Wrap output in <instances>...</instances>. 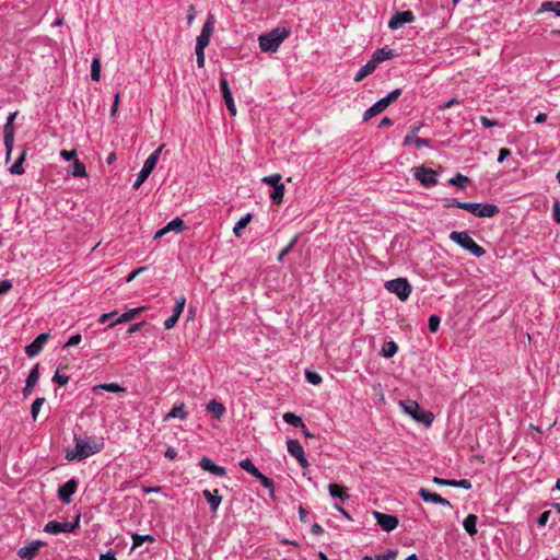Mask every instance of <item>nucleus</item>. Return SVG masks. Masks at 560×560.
I'll return each instance as SVG.
<instances>
[{"label": "nucleus", "instance_id": "62", "mask_svg": "<svg viewBox=\"0 0 560 560\" xmlns=\"http://www.w3.org/2000/svg\"><path fill=\"white\" fill-rule=\"evenodd\" d=\"M415 145L417 149H422L430 145V140L424 138H416Z\"/></svg>", "mask_w": 560, "mask_h": 560}, {"label": "nucleus", "instance_id": "41", "mask_svg": "<svg viewBox=\"0 0 560 560\" xmlns=\"http://www.w3.org/2000/svg\"><path fill=\"white\" fill-rule=\"evenodd\" d=\"M540 10L553 12L557 16H560V1H557V2L546 1L541 4Z\"/></svg>", "mask_w": 560, "mask_h": 560}, {"label": "nucleus", "instance_id": "5", "mask_svg": "<svg viewBox=\"0 0 560 560\" xmlns=\"http://www.w3.org/2000/svg\"><path fill=\"white\" fill-rule=\"evenodd\" d=\"M165 144H161L155 151H153L149 158L144 161V164L141 168V171L137 175V179L133 183V188L138 189L140 186L147 180V178L150 176V174L155 168L161 152L164 149Z\"/></svg>", "mask_w": 560, "mask_h": 560}, {"label": "nucleus", "instance_id": "29", "mask_svg": "<svg viewBox=\"0 0 560 560\" xmlns=\"http://www.w3.org/2000/svg\"><path fill=\"white\" fill-rule=\"evenodd\" d=\"M69 173L74 177H86L88 176L85 165L77 159L73 161L72 165L70 166Z\"/></svg>", "mask_w": 560, "mask_h": 560}, {"label": "nucleus", "instance_id": "21", "mask_svg": "<svg viewBox=\"0 0 560 560\" xmlns=\"http://www.w3.org/2000/svg\"><path fill=\"white\" fill-rule=\"evenodd\" d=\"M419 497L425 501L434 504H440L443 506L452 508V504L448 500L442 498L440 494L429 491L425 488H421L418 492Z\"/></svg>", "mask_w": 560, "mask_h": 560}, {"label": "nucleus", "instance_id": "57", "mask_svg": "<svg viewBox=\"0 0 560 560\" xmlns=\"http://www.w3.org/2000/svg\"><path fill=\"white\" fill-rule=\"evenodd\" d=\"M119 101H120V94L116 93L115 96H114V103H113V105L110 107V116L112 117H115L116 114H117Z\"/></svg>", "mask_w": 560, "mask_h": 560}, {"label": "nucleus", "instance_id": "34", "mask_svg": "<svg viewBox=\"0 0 560 560\" xmlns=\"http://www.w3.org/2000/svg\"><path fill=\"white\" fill-rule=\"evenodd\" d=\"M398 351V346L395 341H386L382 347V355L386 359L394 357Z\"/></svg>", "mask_w": 560, "mask_h": 560}, {"label": "nucleus", "instance_id": "36", "mask_svg": "<svg viewBox=\"0 0 560 560\" xmlns=\"http://www.w3.org/2000/svg\"><path fill=\"white\" fill-rule=\"evenodd\" d=\"M282 418L285 423L291 424L295 428L304 427L302 418L292 412H285Z\"/></svg>", "mask_w": 560, "mask_h": 560}, {"label": "nucleus", "instance_id": "52", "mask_svg": "<svg viewBox=\"0 0 560 560\" xmlns=\"http://www.w3.org/2000/svg\"><path fill=\"white\" fill-rule=\"evenodd\" d=\"M52 381L60 386H65L69 382V376L65 374H59V372L57 371L52 376Z\"/></svg>", "mask_w": 560, "mask_h": 560}, {"label": "nucleus", "instance_id": "11", "mask_svg": "<svg viewBox=\"0 0 560 560\" xmlns=\"http://www.w3.org/2000/svg\"><path fill=\"white\" fill-rule=\"evenodd\" d=\"M80 524V515H78L73 523L69 522H57V521H50L44 526V532L51 534V535H58L61 533H73Z\"/></svg>", "mask_w": 560, "mask_h": 560}, {"label": "nucleus", "instance_id": "24", "mask_svg": "<svg viewBox=\"0 0 560 560\" xmlns=\"http://www.w3.org/2000/svg\"><path fill=\"white\" fill-rule=\"evenodd\" d=\"M202 495L209 503L211 512H217L222 502V497L219 494V491H210L208 489H205L202 491Z\"/></svg>", "mask_w": 560, "mask_h": 560}, {"label": "nucleus", "instance_id": "42", "mask_svg": "<svg viewBox=\"0 0 560 560\" xmlns=\"http://www.w3.org/2000/svg\"><path fill=\"white\" fill-rule=\"evenodd\" d=\"M101 78V60L94 58L91 63V79L93 81H100Z\"/></svg>", "mask_w": 560, "mask_h": 560}, {"label": "nucleus", "instance_id": "63", "mask_svg": "<svg viewBox=\"0 0 560 560\" xmlns=\"http://www.w3.org/2000/svg\"><path fill=\"white\" fill-rule=\"evenodd\" d=\"M177 322H178V318L173 316V315H171L167 319H165L164 328L165 329H171V328H173L176 325Z\"/></svg>", "mask_w": 560, "mask_h": 560}, {"label": "nucleus", "instance_id": "20", "mask_svg": "<svg viewBox=\"0 0 560 560\" xmlns=\"http://www.w3.org/2000/svg\"><path fill=\"white\" fill-rule=\"evenodd\" d=\"M44 541L42 540H33L26 546L21 547L18 550V556L22 559L32 560L42 546H44Z\"/></svg>", "mask_w": 560, "mask_h": 560}, {"label": "nucleus", "instance_id": "9", "mask_svg": "<svg viewBox=\"0 0 560 560\" xmlns=\"http://www.w3.org/2000/svg\"><path fill=\"white\" fill-rule=\"evenodd\" d=\"M412 175L425 188H433L438 184L439 174L430 167L416 166L412 168Z\"/></svg>", "mask_w": 560, "mask_h": 560}, {"label": "nucleus", "instance_id": "44", "mask_svg": "<svg viewBox=\"0 0 560 560\" xmlns=\"http://www.w3.org/2000/svg\"><path fill=\"white\" fill-rule=\"evenodd\" d=\"M45 402V398L44 397H39V398H36L33 404H32V407H31V415H32V419L35 421L37 419V416L40 411V408L43 407Z\"/></svg>", "mask_w": 560, "mask_h": 560}, {"label": "nucleus", "instance_id": "2", "mask_svg": "<svg viewBox=\"0 0 560 560\" xmlns=\"http://www.w3.org/2000/svg\"><path fill=\"white\" fill-rule=\"evenodd\" d=\"M290 34L291 30L289 27H276L268 33L259 35V47L265 52H276Z\"/></svg>", "mask_w": 560, "mask_h": 560}, {"label": "nucleus", "instance_id": "55", "mask_svg": "<svg viewBox=\"0 0 560 560\" xmlns=\"http://www.w3.org/2000/svg\"><path fill=\"white\" fill-rule=\"evenodd\" d=\"M480 122L485 128H491V127L499 126V121L492 120V119L488 118L487 116H481Z\"/></svg>", "mask_w": 560, "mask_h": 560}, {"label": "nucleus", "instance_id": "35", "mask_svg": "<svg viewBox=\"0 0 560 560\" xmlns=\"http://www.w3.org/2000/svg\"><path fill=\"white\" fill-rule=\"evenodd\" d=\"M283 196H284V185L283 184H279L275 188H272V191L269 195L270 199L276 205H279L282 202Z\"/></svg>", "mask_w": 560, "mask_h": 560}, {"label": "nucleus", "instance_id": "38", "mask_svg": "<svg viewBox=\"0 0 560 560\" xmlns=\"http://www.w3.org/2000/svg\"><path fill=\"white\" fill-rule=\"evenodd\" d=\"M132 549L142 546L145 541H154V537L151 535L132 534Z\"/></svg>", "mask_w": 560, "mask_h": 560}, {"label": "nucleus", "instance_id": "3", "mask_svg": "<svg viewBox=\"0 0 560 560\" xmlns=\"http://www.w3.org/2000/svg\"><path fill=\"white\" fill-rule=\"evenodd\" d=\"M399 406L416 422L423 424L425 428L432 425L434 415L431 411L424 410L416 400H400Z\"/></svg>", "mask_w": 560, "mask_h": 560}, {"label": "nucleus", "instance_id": "49", "mask_svg": "<svg viewBox=\"0 0 560 560\" xmlns=\"http://www.w3.org/2000/svg\"><path fill=\"white\" fill-rule=\"evenodd\" d=\"M3 139H7V141H14V127L13 124L5 122L3 127Z\"/></svg>", "mask_w": 560, "mask_h": 560}, {"label": "nucleus", "instance_id": "51", "mask_svg": "<svg viewBox=\"0 0 560 560\" xmlns=\"http://www.w3.org/2000/svg\"><path fill=\"white\" fill-rule=\"evenodd\" d=\"M451 487L468 490L471 488V482L468 479L452 480Z\"/></svg>", "mask_w": 560, "mask_h": 560}, {"label": "nucleus", "instance_id": "6", "mask_svg": "<svg viewBox=\"0 0 560 560\" xmlns=\"http://www.w3.org/2000/svg\"><path fill=\"white\" fill-rule=\"evenodd\" d=\"M401 95V90L396 89L392 92H389L386 96L378 100L376 103H374L371 107H369L364 114L363 119L365 121L372 119L376 115L384 112L393 102H395L399 96Z\"/></svg>", "mask_w": 560, "mask_h": 560}, {"label": "nucleus", "instance_id": "4", "mask_svg": "<svg viewBox=\"0 0 560 560\" xmlns=\"http://www.w3.org/2000/svg\"><path fill=\"white\" fill-rule=\"evenodd\" d=\"M450 240L456 243L462 248L470 252L475 257H482L486 250L482 246L478 245L474 238L466 231H453L450 234Z\"/></svg>", "mask_w": 560, "mask_h": 560}, {"label": "nucleus", "instance_id": "30", "mask_svg": "<svg viewBox=\"0 0 560 560\" xmlns=\"http://www.w3.org/2000/svg\"><path fill=\"white\" fill-rule=\"evenodd\" d=\"M477 516L475 514H469L463 522V526L465 530L470 535L475 536L477 534Z\"/></svg>", "mask_w": 560, "mask_h": 560}, {"label": "nucleus", "instance_id": "53", "mask_svg": "<svg viewBox=\"0 0 560 560\" xmlns=\"http://www.w3.org/2000/svg\"><path fill=\"white\" fill-rule=\"evenodd\" d=\"M396 557H397V551L389 549L385 553L377 555L376 560H395Z\"/></svg>", "mask_w": 560, "mask_h": 560}, {"label": "nucleus", "instance_id": "43", "mask_svg": "<svg viewBox=\"0 0 560 560\" xmlns=\"http://www.w3.org/2000/svg\"><path fill=\"white\" fill-rule=\"evenodd\" d=\"M255 478L260 481V483H261V486L264 488L268 489L271 493L273 492V490H275V482L270 478H268L267 476H265L260 471L255 476Z\"/></svg>", "mask_w": 560, "mask_h": 560}, {"label": "nucleus", "instance_id": "16", "mask_svg": "<svg viewBox=\"0 0 560 560\" xmlns=\"http://www.w3.org/2000/svg\"><path fill=\"white\" fill-rule=\"evenodd\" d=\"M49 339V334L43 332L39 334L32 343L25 347V353L30 358H34L43 350L44 346L46 345L47 340Z\"/></svg>", "mask_w": 560, "mask_h": 560}, {"label": "nucleus", "instance_id": "28", "mask_svg": "<svg viewBox=\"0 0 560 560\" xmlns=\"http://www.w3.org/2000/svg\"><path fill=\"white\" fill-rule=\"evenodd\" d=\"M376 69V66L372 60H369L364 66H362L354 75V81L360 82L369 74L373 73Z\"/></svg>", "mask_w": 560, "mask_h": 560}, {"label": "nucleus", "instance_id": "25", "mask_svg": "<svg viewBox=\"0 0 560 560\" xmlns=\"http://www.w3.org/2000/svg\"><path fill=\"white\" fill-rule=\"evenodd\" d=\"M395 56L394 50L387 47L376 49L373 52L372 61L377 67L378 63L392 59Z\"/></svg>", "mask_w": 560, "mask_h": 560}, {"label": "nucleus", "instance_id": "48", "mask_svg": "<svg viewBox=\"0 0 560 560\" xmlns=\"http://www.w3.org/2000/svg\"><path fill=\"white\" fill-rule=\"evenodd\" d=\"M298 238H299V236H298V235H295V236L291 240V242H290V243H289V244H288V245H287V246H285V247H284L280 253H279V255H278V261H280V262H282V261H283V257L292 250L293 246H294V245H295V243L298 242Z\"/></svg>", "mask_w": 560, "mask_h": 560}, {"label": "nucleus", "instance_id": "8", "mask_svg": "<svg viewBox=\"0 0 560 560\" xmlns=\"http://www.w3.org/2000/svg\"><path fill=\"white\" fill-rule=\"evenodd\" d=\"M463 209L478 218H493L500 212V208L494 203L467 202Z\"/></svg>", "mask_w": 560, "mask_h": 560}, {"label": "nucleus", "instance_id": "7", "mask_svg": "<svg viewBox=\"0 0 560 560\" xmlns=\"http://www.w3.org/2000/svg\"><path fill=\"white\" fill-rule=\"evenodd\" d=\"M384 287L389 293L397 295L402 302L407 301L412 292V287L406 278L388 280L385 282Z\"/></svg>", "mask_w": 560, "mask_h": 560}, {"label": "nucleus", "instance_id": "14", "mask_svg": "<svg viewBox=\"0 0 560 560\" xmlns=\"http://www.w3.org/2000/svg\"><path fill=\"white\" fill-rule=\"evenodd\" d=\"M220 89H221V92H222L223 101H224V103H225L230 114L232 116H235L236 115V106H235V103H234V100H233L232 92H231L230 86H229L228 79L225 77H222L220 79Z\"/></svg>", "mask_w": 560, "mask_h": 560}, {"label": "nucleus", "instance_id": "26", "mask_svg": "<svg viewBox=\"0 0 560 560\" xmlns=\"http://www.w3.org/2000/svg\"><path fill=\"white\" fill-rule=\"evenodd\" d=\"M101 390H106L109 393H125L126 388L120 386L118 383H105L92 387V392L94 394H98Z\"/></svg>", "mask_w": 560, "mask_h": 560}, {"label": "nucleus", "instance_id": "59", "mask_svg": "<svg viewBox=\"0 0 560 560\" xmlns=\"http://www.w3.org/2000/svg\"><path fill=\"white\" fill-rule=\"evenodd\" d=\"M195 52H196V61H197V66L199 68H202L205 66V50H198L195 48Z\"/></svg>", "mask_w": 560, "mask_h": 560}, {"label": "nucleus", "instance_id": "54", "mask_svg": "<svg viewBox=\"0 0 560 560\" xmlns=\"http://www.w3.org/2000/svg\"><path fill=\"white\" fill-rule=\"evenodd\" d=\"M81 340L82 336L80 334L72 335L66 342L65 348L78 346L81 342Z\"/></svg>", "mask_w": 560, "mask_h": 560}, {"label": "nucleus", "instance_id": "27", "mask_svg": "<svg viewBox=\"0 0 560 560\" xmlns=\"http://www.w3.org/2000/svg\"><path fill=\"white\" fill-rule=\"evenodd\" d=\"M184 402L175 404L170 412L164 417V421H168L173 418H179L180 420H185L187 418V413L184 410Z\"/></svg>", "mask_w": 560, "mask_h": 560}, {"label": "nucleus", "instance_id": "12", "mask_svg": "<svg viewBox=\"0 0 560 560\" xmlns=\"http://www.w3.org/2000/svg\"><path fill=\"white\" fill-rule=\"evenodd\" d=\"M287 448L290 455L296 458L298 463L303 468H307L310 466L308 460L305 456L304 448L298 440H289L287 442Z\"/></svg>", "mask_w": 560, "mask_h": 560}, {"label": "nucleus", "instance_id": "50", "mask_svg": "<svg viewBox=\"0 0 560 560\" xmlns=\"http://www.w3.org/2000/svg\"><path fill=\"white\" fill-rule=\"evenodd\" d=\"M441 319L438 315H431L428 320V327L431 332H436L440 327Z\"/></svg>", "mask_w": 560, "mask_h": 560}, {"label": "nucleus", "instance_id": "47", "mask_svg": "<svg viewBox=\"0 0 560 560\" xmlns=\"http://www.w3.org/2000/svg\"><path fill=\"white\" fill-rule=\"evenodd\" d=\"M305 378L310 384L319 385L322 383V376L314 371H305Z\"/></svg>", "mask_w": 560, "mask_h": 560}, {"label": "nucleus", "instance_id": "60", "mask_svg": "<svg viewBox=\"0 0 560 560\" xmlns=\"http://www.w3.org/2000/svg\"><path fill=\"white\" fill-rule=\"evenodd\" d=\"M510 155H511V151H510V149H508V148H501V149L499 150L498 162H499V163H503V162H504V160H505L508 156H510Z\"/></svg>", "mask_w": 560, "mask_h": 560}, {"label": "nucleus", "instance_id": "17", "mask_svg": "<svg viewBox=\"0 0 560 560\" xmlns=\"http://www.w3.org/2000/svg\"><path fill=\"white\" fill-rule=\"evenodd\" d=\"M199 466L202 470L210 472L217 477H225L226 469L223 466H219L213 463V460L207 456H203L199 460Z\"/></svg>", "mask_w": 560, "mask_h": 560}, {"label": "nucleus", "instance_id": "45", "mask_svg": "<svg viewBox=\"0 0 560 560\" xmlns=\"http://www.w3.org/2000/svg\"><path fill=\"white\" fill-rule=\"evenodd\" d=\"M185 303H186V298L185 296H180L179 299L176 300V303H175V306L173 308V316L179 318L183 311H184V307H185Z\"/></svg>", "mask_w": 560, "mask_h": 560}, {"label": "nucleus", "instance_id": "19", "mask_svg": "<svg viewBox=\"0 0 560 560\" xmlns=\"http://www.w3.org/2000/svg\"><path fill=\"white\" fill-rule=\"evenodd\" d=\"M77 491V481L74 479H70L67 482H65L62 486L58 489V498L66 504H69L71 502V497Z\"/></svg>", "mask_w": 560, "mask_h": 560}, {"label": "nucleus", "instance_id": "13", "mask_svg": "<svg viewBox=\"0 0 560 560\" xmlns=\"http://www.w3.org/2000/svg\"><path fill=\"white\" fill-rule=\"evenodd\" d=\"M373 516L376 520L377 524L382 527V529L387 533L394 530L399 523L396 516L385 514L378 511H373Z\"/></svg>", "mask_w": 560, "mask_h": 560}, {"label": "nucleus", "instance_id": "15", "mask_svg": "<svg viewBox=\"0 0 560 560\" xmlns=\"http://www.w3.org/2000/svg\"><path fill=\"white\" fill-rule=\"evenodd\" d=\"M415 16L411 11H402V12H396L388 22V27L390 30H398L399 27L404 26L407 23H411L413 21Z\"/></svg>", "mask_w": 560, "mask_h": 560}, {"label": "nucleus", "instance_id": "32", "mask_svg": "<svg viewBox=\"0 0 560 560\" xmlns=\"http://www.w3.org/2000/svg\"><path fill=\"white\" fill-rule=\"evenodd\" d=\"M26 150H23L21 155L16 159V161L10 167V173L14 175L24 174L23 163L25 162Z\"/></svg>", "mask_w": 560, "mask_h": 560}, {"label": "nucleus", "instance_id": "58", "mask_svg": "<svg viewBox=\"0 0 560 560\" xmlns=\"http://www.w3.org/2000/svg\"><path fill=\"white\" fill-rule=\"evenodd\" d=\"M457 104H459V101L456 97H453V98L448 100L447 102L440 104L439 109L444 110V109H447Z\"/></svg>", "mask_w": 560, "mask_h": 560}, {"label": "nucleus", "instance_id": "37", "mask_svg": "<svg viewBox=\"0 0 560 560\" xmlns=\"http://www.w3.org/2000/svg\"><path fill=\"white\" fill-rule=\"evenodd\" d=\"M250 220H252V215H250V213H247L235 223V225L233 228V233L235 234V236H237V237L241 236V231L247 226V224L250 222Z\"/></svg>", "mask_w": 560, "mask_h": 560}, {"label": "nucleus", "instance_id": "61", "mask_svg": "<svg viewBox=\"0 0 560 560\" xmlns=\"http://www.w3.org/2000/svg\"><path fill=\"white\" fill-rule=\"evenodd\" d=\"M467 205V202H464V201H459L457 199H451L448 200L446 203H445V207L446 208H452V207H456V208H459V209H463V206Z\"/></svg>", "mask_w": 560, "mask_h": 560}, {"label": "nucleus", "instance_id": "31", "mask_svg": "<svg viewBox=\"0 0 560 560\" xmlns=\"http://www.w3.org/2000/svg\"><path fill=\"white\" fill-rule=\"evenodd\" d=\"M207 410L211 412L215 418L220 419L225 413L226 409L222 402L211 400L207 406Z\"/></svg>", "mask_w": 560, "mask_h": 560}, {"label": "nucleus", "instance_id": "56", "mask_svg": "<svg viewBox=\"0 0 560 560\" xmlns=\"http://www.w3.org/2000/svg\"><path fill=\"white\" fill-rule=\"evenodd\" d=\"M75 155H77L75 150H71V151L62 150V151H60V156L65 161L75 160L74 159Z\"/></svg>", "mask_w": 560, "mask_h": 560}, {"label": "nucleus", "instance_id": "46", "mask_svg": "<svg viewBox=\"0 0 560 560\" xmlns=\"http://www.w3.org/2000/svg\"><path fill=\"white\" fill-rule=\"evenodd\" d=\"M281 178L280 174H272L264 177L261 182L275 188L277 185L282 184Z\"/></svg>", "mask_w": 560, "mask_h": 560}, {"label": "nucleus", "instance_id": "22", "mask_svg": "<svg viewBox=\"0 0 560 560\" xmlns=\"http://www.w3.org/2000/svg\"><path fill=\"white\" fill-rule=\"evenodd\" d=\"M144 310H145V306L130 308V310L126 311L125 313H122L115 322L110 323L108 327L110 328L118 324L130 322V320L135 319Z\"/></svg>", "mask_w": 560, "mask_h": 560}, {"label": "nucleus", "instance_id": "10", "mask_svg": "<svg viewBox=\"0 0 560 560\" xmlns=\"http://www.w3.org/2000/svg\"><path fill=\"white\" fill-rule=\"evenodd\" d=\"M215 16L213 14H208L206 23L202 26L201 33L197 36L196 39V49L205 50L206 47L210 43V38L214 32Z\"/></svg>", "mask_w": 560, "mask_h": 560}, {"label": "nucleus", "instance_id": "33", "mask_svg": "<svg viewBox=\"0 0 560 560\" xmlns=\"http://www.w3.org/2000/svg\"><path fill=\"white\" fill-rule=\"evenodd\" d=\"M329 494L332 498H338L341 501H346L348 499V494L346 493V489L342 486L337 483H330L328 486Z\"/></svg>", "mask_w": 560, "mask_h": 560}, {"label": "nucleus", "instance_id": "1", "mask_svg": "<svg viewBox=\"0 0 560 560\" xmlns=\"http://www.w3.org/2000/svg\"><path fill=\"white\" fill-rule=\"evenodd\" d=\"M74 447L66 451V459L83 460L94 454L100 453L104 448V441L102 438L74 435Z\"/></svg>", "mask_w": 560, "mask_h": 560}, {"label": "nucleus", "instance_id": "64", "mask_svg": "<svg viewBox=\"0 0 560 560\" xmlns=\"http://www.w3.org/2000/svg\"><path fill=\"white\" fill-rule=\"evenodd\" d=\"M553 220L560 224V202L559 201H555L553 203Z\"/></svg>", "mask_w": 560, "mask_h": 560}, {"label": "nucleus", "instance_id": "18", "mask_svg": "<svg viewBox=\"0 0 560 560\" xmlns=\"http://www.w3.org/2000/svg\"><path fill=\"white\" fill-rule=\"evenodd\" d=\"M185 228H186L185 222L180 218L176 217L173 220H171L164 228L156 231L154 234V238L155 240L161 238L166 233L172 232V231L176 232V233H180L185 230Z\"/></svg>", "mask_w": 560, "mask_h": 560}, {"label": "nucleus", "instance_id": "39", "mask_svg": "<svg viewBox=\"0 0 560 560\" xmlns=\"http://www.w3.org/2000/svg\"><path fill=\"white\" fill-rule=\"evenodd\" d=\"M240 467L242 469H244L246 472H248L249 475H252L253 477H255L259 472L258 468L254 465L253 460L249 458L242 459L240 462Z\"/></svg>", "mask_w": 560, "mask_h": 560}, {"label": "nucleus", "instance_id": "23", "mask_svg": "<svg viewBox=\"0 0 560 560\" xmlns=\"http://www.w3.org/2000/svg\"><path fill=\"white\" fill-rule=\"evenodd\" d=\"M39 380V371H38V364H35L32 370L30 371L27 378H26V385L23 388V395L28 396L36 383Z\"/></svg>", "mask_w": 560, "mask_h": 560}, {"label": "nucleus", "instance_id": "40", "mask_svg": "<svg viewBox=\"0 0 560 560\" xmlns=\"http://www.w3.org/2000/svg\"><path fill=\"white\" fill-rule=\"evenodd\" d=\"M468 182V177L460 173L456 174L448 180L451 185L457 186L458 188L462 189H464L467 186Z\"/></svg>", "mask_w": 560, "mask_h": 560}]
</instances>
